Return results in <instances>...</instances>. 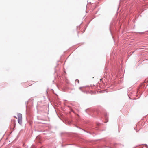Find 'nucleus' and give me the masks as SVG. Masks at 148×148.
<instances>
[{"instance_id":"obj_4","label":"nucleus","mask_w":148,"mask_h":148,"mask_svg":"<svg viewBox=\"0 0 148 148\" xmlns=\"http://www.w3.org/2000/svg\"><path fill=\"white\" fill-rule=\"evenodd\" d=\"M82 88V87H80V88H79V89H80L81 90V88Z\"/></svg>"},{"instance_id":"obj_3","label":"nucleus","mask_w":148,"mask_h":148,"mask_svg":"<svg viewBox=\"0 0 148 148\" xmlns=\"http://www.w3.org/2000/svg\"><path fill=\"white\" fill-rule=\"evenodd\" d=\"M14 117L15 118L17 119V118L15 116H14Z\"/></svg>"},{"instance_id":"obj_2","label":"nucleus","mask_w":148,"mask_h":148,"mask_svg":"<svg viewBox=\"0 0 148 148\" xmlns=\"http://www.w3.org/2000/svg\"><path fill=\"white\" fill-rule=\"evenodd\" d=\"M75 82H77L78 83H79V80L78 79H77L75 80Z\"/></svg>"},{"instance_id":"obj_1","label":"nucleus","mask_w":148,"mask_h":148,"mask_svg":"<svg viewBox=\"0 0 148 148\" xmlns=\"http://www.w3.org/2000/svg\"><path fill=\"white\" fill-rule=\"evenodd\" d=\"M18 118V122L21 125L22 123V115L21 114L18 113L17 114Z\"/></svg>"}]
</instances>
